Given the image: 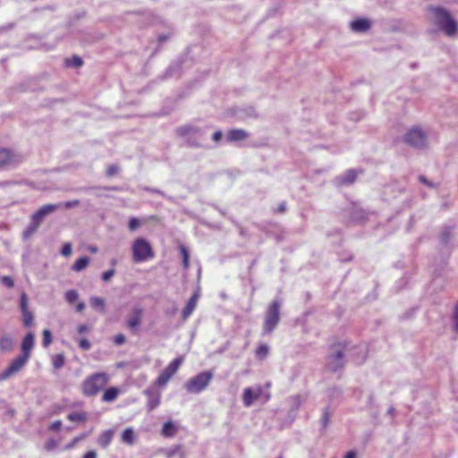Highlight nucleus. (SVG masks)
Returning a JSON list of instances; mask_svg holds the SVG:
<instances>
[{
  "label": "nucleus",
  "instance_id": "obj_1",
  "mask_svg": "<svg viewBox=\"0 0 458 458\" xmlns=\"http://www.w3.org/2000/svg\"><path fill=\"white\" fill-rule=\"evenodd\" d=\"M35 345V335L33 332H29L21 340V353L15 357L9 366L0 373V382L4 381L13 375L20 372L28 363L31 351Z\"/></svg>",
  "mask_w": 458,
  "mask_h": 458
},
{
  "label": "nucleus",
  "instance_id": "obj_2",
  "mask_svg": "<svg viewBox=\"0 0 458 458\" xmlns=\"http://www.w3.org/2000/svg\"><path fill=\"white\" fill-rule=\"evenodd\" d=\"M428 13L430 22L436 25L446 36L452 37L456 33L458 24L446 9L440 6H430Z\"/></svg>",
  "mask_w": 458,
  "mask_h": 458
},
{
  "label": "nucleus",
  "instance_id": "obj_3",
  "mask_svg": "<svg viewBox=\"0 0 458 458\" xmlns=\"http://www.w3.org/2000/svg\"><path fill=\"white\" fill-rule=\"evenodd\" d=\"M109 375L105 372L95 373L88 377L82 383V393L87 396L96 395L108 383Z\"/></svg>",
  "mask_w": 458,
  "mask_h": 458
},
{
  "label": "nucleus",
  "instance_id": "obj_4",
  "mask_svg": "<svg viewBox=\"0 0 458 458\" xmlns=\"http://www.w3.org/2000/svg\"><path fill=\"white\" fill-rule=\"evenodd\" d=\"M213 377L212 371L206 370L188 379L183 386L190 394H199L208 386Z\"/></svg>",
  "mask_w": 458,
  "mask_h": 458
},
{
  "label": "nucleus",
  "instance_id": "obj_5",
  "mask_svg": "<svg viewBox=\"0 0 458 458\" xmlns=\"http://www.w3.org/2000/svg\"><path fill=\"white\" fill-rule=\"evenodd\" d=\"M155 253L152 250L150 243L143 239L138 238L132 244V259L136 263L146 261L152 259Z\"/></svg>",
  "mask_w": 458,
  "mask_h": 458
},
{
  "label": "nucleus",
  "instance_id": "obj_6",
  "mask_svg": "<svg viewBox=\"0 0 458 458\" xmlns=\"http://www.w3.org/2000/svg\"><path fill=\"white\" fill-rule=\"evenodd\" d=\"M280 307L278 301H272L268 306L265 314L264 334H270L276 327L280 320Z\"/></svg>",
  "mask_w": 458,
  "mask_h": 458
},
{
  "label": "nucleus",
  "instance_id": "obj_7",
  "mask_svg": "<svg viewBox=\"0 0 458 458\" xmlns=\"http://www.w3.org/2000/svg\"><path fill=\"white\" fill-rule=\"evenodd\" d=\"M183 361L182 357H177L161 372L155 381V385L157 386H165L171 377L177 372L180 366Z\"/></svg>",
  "mask_w": 458,
  "mask_h": 458
},
{
  "label": "nucleus",
  "instance_id": "obj_8",
  "mask_svg": "<svg viewBox=\"0 0 458 458\" xmlns=\"http://www.w3.org/2000/svg\"><path fill=\"white\" fill-rule=\"evenodd\" d=\"M404 140L409 145L417 148H422L427 144L426 134L419 127H413L411 130H409L404 137Z\"/></svg>",
  "mask_w": 458,
  "mask_h": 458
},
{
  "label": "nucleus",
  "instance_id": "obj_9",
  "mask_svg": "<svg viewBox=\"0 0 458 458\" xmlns=\"http://www.w3.org/2000/svg\"><path fill=\"white\" fill-rule=\"evenodd\" d=\"M176 133L187 140V142L191 146H199V144L195 140V138L203 135L200 128L193 125H183L176 130Z\"/></svg>",
  "mask_w": 458,
  "mask_h": 458
},
{
  "label": "nucleus",
  "instance_id": "obj_10",
  "mask_svg": "<svg viewBox=\"0 0 458 458\" xmlns=\"http://www.w3.org/2000/svg\"><path fill=\"white\" fill-rule=\"evenodd\" d=\"M21 157L8 148H0V169L21 163Z\"/></svg>",
  "mask_w": 458,
  "mask_h": 458
},
{
  "label": "nucleus",
  "instance_id": "obj_11",
  "mask_svg": "<svg viewBox=\"0 0 458 458\" xmlns=\"http://www.w3.org/2000/svg\"><path fill=\"white\" fill-rule=\"evenodd\" d=\"M143 318V309L135 307L126 319V327L132 332L137 333L140 327Z\"/></svg>",
  "mask_w": 458,
  "mask_h": 458
},
{
  "label": "nucleus",
  "instance_id": "obj_12",
  "mask_svg": "<svg viewBox=\"0 0 458 458\" xmlns=\"http://www.w3.org/2000/svg\"><path fill=\"white\" fill-rule=\"evenodd\" d=\"M155 384L144 390V394L148 398V410L153 411L160 404L161 392L157 388Z\"/></svg>",
  "mask_w": 458,
  "mask_h": 458
},
{
  "label": "nucleus",
  "instance_id": "obj_13",
  "mask_svg": "<svg viewBox=\"0 0 458 458\" xmlns=\"http://www.w3.org/2000/svg\"><path fill=\"white\" fill-rule=\"evenodd\" d=\"M61 208V202L55 204H46L40 207L35 213H33L31 215V217L33 218V220H36V222L41 225L47 216L55 212L57 209Z\"/></svg>",
  "mask_w": 458,
  "mask_h": 458
},
{
  "label": "nucleus",
  "instance_id": "obj_14",
  "mask_svg": "<svg viewBox=\"0 0 458 458\" xmlns=\"http://www.w3.org/2000/svg\"><path fill=\"white\" fill-rule=\"evenodd\" d=\"M262 394V388L260 386L255 387H248L243 391L242 401L246 407H250L252 403L258 400Z\"/></svg>",
  "mask_w": 458,
  "mask_h": 458
},
{
  "label": "nucleus",
  "instance_id": "obj_15",
  "mask_svg": "<svg viewBox=\"0 0 458 458\" xmlns=\"http://www.w3.org/2000/svg\"><path fill=\"white\" fill-rule=\"evenodd\" d=\"M344 365V354L343 352L340 350L335 351L334 353H332L327 362V366L329 370L331 371H337L341 369Z\"/></svg>",
  "mask_w": 458,
  "mask_h": 458
},
{
  "label": "nucleus",
  "instance_id": "obj_16",
  "mask_svg": "<svg viewBox=\"0 0 458 458\" xmlns=\"http://www.w3.org/2000/svg\"><path fill=\"white\" fill-rule=\"evenodd\" d=\"M371 27V21L367 18H359L350 23V28L353 32H366Z\"/></svg>",
  "mask_w": 458,
  "mask_h": 458
},
{
  "label": "nucleus",
  "instance_id": "obj_17",
  "mask_svg": "<svg viewBox=\"0 0 458 458\" xmlns=\"http://www.w3.org/2000/svg\"><path fill=\"white\" fill-rule=\"evenodd\" d=\"M198 299H199V293H195L190 298V300L188 301L186 306L182 310V319L185 320V319H187L191 315V313L193 312V310H195V308L197 306Z\"/></svg>",
  "mask_w": 458,
  "mask_h": 458
},
{
  "label": "nucleus",
  "instance_id": "obj_18",
  "mask_svg": "<svg viewBox=\"0 0 458 458\" xmlns=\"http://www.w3.org/2000/svg\"><path fill=\"white\" fill-rule=\"evenodd\" d=\"M248 137L247 131L242 129H232L226 133V140L229 142L241 141Z\"/></svg>",
  "mask_w": 458,
  "mask_h": 458
},
{
  "label": "nucleus",
  "instance_id": "obj_19",
  "mask_svg": "<svg viewBox=\"0 0 458 458\" xmlns=\"http://www.w3.org/2000/svg\"><path fill=\"white\" fill-rule=\"evenodd\" d=\"M357 177V173L355 170H349L344 175L339 176L336 181L338 185L343 184H351L352 183Z\"/></svg>",
  "mask_w": 458,
  "mask_h": 458
},
{
  "label": "nucleus",
  "instance_id": "obj_20",
  "mask_svg": "<svg viewBox=\"0 0 458 458\" xmlns=\"http://www.w3.org/2000/svg\"><path fill=\"white\" fill-rule=\"evenodd\" d=\"M114 437V430L108 429L101 433L98 437V443L102 447H107L111 443Z\"/></svg>",
  "mask_w": 458,
  "mask_h": 458
},
{
  "label": "nucleus",
  "instance_id": "obj_21",
  "mask_svg": "<svg viewBox=\"0 0 458 458\" xmlns=\"http://www.w3.org/2000/svg\"><path fill=\"white\" fill-rule=\"evenodd\" d=\"M40 224L36 222V220H33V218L30 216V221L26 229L23 231V238L29 239L31 237L38 229Z\"/></svg>",
  "mask_w": 458,
  "mask_h": 458
},
{
  "label": "nucleus",
  "instance_id": "obj_22",
  "mask_svg": "<svg viewBox=\"0 0 458 458\" xmlns=\"http://www.w3.org/2000/svg\"><path fill=\"white\" fill-rule=\"evenodd\" d=\"M89 302H90V305L92 306V308H94L95 310H97L100 312H105L106 302L103 298H100L98 296H92L89 299Z\"/></svg>",
  "mask_w": 458,
  "mask_h": 458
},
{
  "label": "nucleus",
  "instance_id": "obj_23",
  "mask_svg": "<svg viewBox=\"0 0 458 458\" xmlns=\"http://www.w3.org/2000/svg\"><path fill=\"white\" fill-rule=\"evenodd\" d=\"M119 394V390L116 387H110L106 389L102 396V401L110 403L114 401Z\"/></svg>",
  "mask_w": 458,
  "mask_h": 458
},
{
  "label": "nucleus",
  "instance_id": "obj_24",
  "mask_svg": "<svg viewBox=\"0 0 458 458\" xmlns=\"http://www.w3.org/2000/svg\"><path fill=\"white\" fill-rule=\"evenodd\" d=\"M135 434L131 428H128L122 433V441L130 445L135 443Z\"/></svg>",
  "mask_w": 458,
  "mask_h": 458
},
{
  "label": "nucleus",
  "instance_id": "obj_25",
  "mask_svg": "<svg viewBox=\"0 0 458 458\" xmlns=\"http://www.w3.org/2000/svg\"><path fill=\"white\" fill-rule=\"evenodd\" d=\"M13 348V339L9 335H4L0 339V350L8 352Z\"/></svg>",
  "mask_w": 458,
  "mask_h": 458
},
{
  "label": "nucleus",
  "instance_id": "obj_26",
  "mask_svg": "<svg viewBox=\"0 0 458 458\" xmlns=\"http://www.w3.org/2000/svg\"><path fill=\"white\" fill-rule=\"evenodd\" d=\"M89 263V258L88 257H81L78 259L75 263L72 265V270L76 272H80L87 267V266Z\"/></svg>",
  "mask_w": 458,
  "mask_h": 458
},
{
  "label": "nucleus",
  "instance_id": "obj_27",
  "mask_svg": "<svg viewBox=\"0 0 458 458\" xmlns=\"http://www.w3.org/2000/svg\"><path fill=\"white\" fill-rule=\"evenodd\" d=\"M176 432V428L173 422L167 421L164 424L162 428V435L164 437H173Z\"/></svg>",
  "mask_w": 458,
  "mask_h": 458
},
{
  "label": "nucleus",
  "instance_id": "obj_28",
  "mask_svg": "<svg viewBox=\"0 0 458 458\" xmlns=\"http://www.w3.org/2000/svg\"><path fill=\"white\" fill-rule=\"evenodd\" d=\"M179 250H180V253L182 257V264H183V267L185 269H187L190 266V254H189V251L187 250V248L184 246V245H180L179 246Z\"/></svg>",
  "mask_w": 458,
  "mask_h": 458
},
{
  "label": "nucleus",
  "instance_id": "obj_29",
  "mask_svg": "<svg viewBox=\"0 0 458 458\" xmlns=\"http://www.w3.org/2000/svg\"><path fill=\"white\" fill-rule=\"evenodd\" d=\"M331 412L328 407L323 409L322 417H321V425L324 429L327 428L330 423Z\"/></svg>",
  "mask_w": 458,
  "mask_h": 458
},
{
  "label": "nucleus",
  "instance_id": "obj_30",
  "mask_svg": "<svg viewBox=\"0 0 458 458\" xmlns=\"http://www.w3.org/2000/svg\"><path fill=\"white\" fill-rule=\"evenodd\" d=\"M269 347L267 344H260L256 350V356L259 360H264L268 354Z\"/></svg>",
  "mask_w": 458,
  "mask_h": 458
},
{
  "label": "nucleus",
  "instance_id": "obj_31",
  "mask_svg": "<svg viewBox=\"0 0 458 458\" xmlns=\"http://www.w3.org/2000/svg\"><path fill=\"white\" fill-rule=\"evenodd\" d=\"M33 320H34V316H33L32 312H30V310L22 312V321H23V325L26 327H31L33 324Z\"/></svg>",
  "mask_w": 458,
  "mask_h": 458
},
{
  "label": "nucleus",
  "instance_id": "obj_32",
  "mask_svg": "<svg viewBox=\"0 0 458 458\" xmlns=\"http://www.w3.org/2000/svg\"><path fill=\"white\" fill-rule=\"evenodd\" d=\"M67 418L71 421H85L87 420V415L84 412H72L68 414Z\"/></svg>",
  "mask_w": 458,
  "mask_h": 458
},
{
  "label": "nucleus",
  "instance_id": "obj_33",
  "mask_svg": "<svg viewBox=\"0 0 458 458\" xmlns=\"http://www.w3.org/2000/svg\"><path fill=\"white\" fill-rule=\"evenodd\" d=\"M82 64V59L78 55H74L71 59L66 60V65L69 67H81Z\"/></svg>",
  "mask_w": 458,
  "mask_h": 458
},
{
  "label": "nucleus",
  "instance_id": "obj_34",
  "mask_svg": "<svg viewBox=\"0 0 458 458\" xmlns=\"http://www.w3.org/2000/svg\"><path fill=\"white\" fill-rule=\"evenodd\" d=\"M64 298L67 302L72 304L78 300L79 294L75 290H69L65 293Z\"/></svg>",
  "mask_w": 458,
  "mask_h": 458
},
{
  "label": "nucleus",
  "instance_id": "obj_35",
  "mask_svg": "<svg viewBox=\"0 0 458 458\" xmlns=\"http://www.w3.org/2000/svg\"><path fill=\"white\" fill-rule=\"evenodd\" d=\"M64 365V356L62 353L55 355L53 359V366L55 369H59Z\"/></svg>",
  "mask_w": 458,
  "mask_h": 458
},
{
  "label": "nucleus",
  "instance_id": "obj_36",
  "mask_svg": "<svg viewBox=\"0 0 458 458\" xmlns=\"http://www.w3.org/2000/svg\"><path fill=\"white\" fill-rule=\"evenodd\" d=\"M52 343V334H51V331L49 329H45L43 331V341H42V345L47 348L50 345V344Z\"/></svg>",
  "mask_w": 458,
  "mask_h": 458
},
{
  "label": "nucleus",
  "instance_id": "obj_37",
  "mask_svg": "<svg viewBox=\"0 0 458 458\" xmlns=\"http://www.w3.org/2000/svg\"><path fill=\"white\" fill-rule=\"evenodd\" d=\"M21 313L29 310V299L25 293H22L20 300Z\"/></svg>",
  "mask_w": 458,
  "mask_h": 458
},
{
  "label": "nucleus",
  "instance_id": "obj_38",
  "mask_svg": "<svg viewBox=\"0 0 458 458\" xmlns=\"http://www.w3.org/2000/svg\"><path fill=\"white\" fill-rule=\"evenodd\" d=\"M140 226V221L136 217H131L129 221V229L135 231Z\"/></svg>",
  "mask_w": 458,
  "mask_h": 458
},
{
  "label": "nucleus",
  "instance_id": "obj_39",
  "mask_svg": "<svg viewBox=\"0 0 458 458\" xmlns=\"http://www.w3.org/2000/svg\"><path fill=\"white\" fill-rule=\"evenodd\" d=\"M1 282L7 286L8 288H12L14 285L13 280L11 276H4L1 277Z\"/></svg>",
  "mask_w": 458,
  "mask_h": 458
},
{
  "label": "nucleus",
  "instance_id": "obj_40",
  "mask_svg": "<svg viewBox=\"0 0 458 458\" xmlns=\"http://www.w3.org/2000/svg\"><path fill=\"white\" fill-rule=\"evenodd\" d=\"M86 437H87L86 434H81V436L73 438V440L71 443L66 445L65 449L72 448L79 441L84 439Z\"/></svg>",
  "mask_w": 458,
  "mask_h": 458
},
{
  "label": "nucleus",
  "instance_id": "obj_41",
  "mask_svg": "<svg viewBox=\"0 0 458 458\" xmlns=\"http://www.w3.org/2000/svg\"><path fill=\"white\" fill-rule=\"evenodd\" d=\"M126 342V337L123 334H117L114 338L115 345H122Z\"/></svg>",
  "mask_w": 458,
  "mask_h": 458
},
{
  "label": "nucleus",
  "instance_id": "obj_42",
  "mask_svg": "<svg viewBox=\"0 0 458 458\" xmlns=\"http://www.w3.org/2000/svg\"><path fill=\"white\" fill-rule=\"evenodd\" d=\"M63 256L67 257L72 253V244L70 242L65 243L61 250Z\"/></svg>",
  "mask_w": 458,
  "mask_h": 458
},
{
  "label": "nucleus",
  "instance_id": "obj_43",
  "mask_svg": "<svg viewBox=\"0 0 458 458\" xmlns=\"http://www.w3.org/2000/svg\"><path fill=\"white\" fill-rule=\"evenodd\" d=\"M79 205H80V200L79 199H73V200H70V201H66L64 203H62V208H72L77 207Z\"/></svg>",
  "mask_w": 458,
  "mask_h": 458
},
{
  "label": "nucleus",
  "instance_id": "obj_44",
  "mask_svg": "<svg viewBox=\"0 0 458 458\" xmlns=\"http://www.w3.org/2000/svg\"><path fill=\"white\" fill-rule=\"evenodd\" d=\"M114 273H115V270H114V268L109 269V270H107V271H105V272L102 274V276H101L102 280H103V281H106H106H108V280H110V279H111V277H113V276L114 275Z\"/></svg>",
  "mask_w": 458,
  "mask_h": 458
},
{
  "label": "nucleus",
  "instance_id": "obj_45",
  "mask_svg": "<svg viewBox=\"0 0 458 458\" xmlns=\"http://www.w3.org/2000/svg\"><path fill=\"white\" fill-rule=\"evenodd\" d=\"M79 346L82 350H89L91 347V344L88 339L82 338L79 342Z\"/></svg>",
  "mask_w": 458,
  "mask_h": 458
},
{
  "label": "nucleus",
  "instance_id": "obj_46",
  "mask_svg": "<svg viewBox=\"0 0 458 458\" xmlns=\"http://www.w3.org/2000/svg\"><path fill=\"white\" fill-rule=\"evenodd\" d=\"M119 171V166L115 165H110L108 168H107V171H106V174L111 177V176H114L115 174H117Z\"/></svg>",
  "mask_w": 458,
  "mask_h": 458
},
{
  "label": "nucleus",
  "instance_id": "obj_47",
  "mask_svg": "<svg viewBox=\"0 0 458 458\" xmlns=\"http://www.w3.org/2000/svg\"><path fill=\"white\" fill-rule=\"evenodd\" d=\"M45 446L47 451H52L56 448L57 443L54 439H48Z\"/></svg>",
  "mask_w": 458,
  "mask_h": 458
},
{
  "label": "nucleus",
  "instance_id": "obj_48",
  "mask_svg": "<svg viewBox=\"0 0 458 458\" xmlns=\"http://www.w3.org/2000/svg\"><path fill=\"white\" fill-rule=\"evenodd\" d=\"M450 238H451V232L449 230H445L441 234L442 242L446 244Z\"/></svg>",
  "mask_w": 458,
  "mask_h": 458
},
{
  "label": "nucleus",
  "instance_id": "obj_49",
  "mask_svg": "<svg viewBox=\"0 0 458 458\" xmlns=\"http://www.w3.org/2000/svg\"><path fill=\"white\" fill-rule=\"evenodd\" d=\"M62 427V421L61 420H55L54 422H52L49 426V429L52 430V431H57L61 428Z\"/></svg>",
  "mask_w": 458,
  "mask_h": 458
},
{
  "label": "nucleus",
  "instance_id": "obj_50",
  "mask_svg": "<svg viewBox=\"0 0 458 458\" xmlns=\"http://www.w3.org/2000/svg\"><path fill=\"white\" fill-rule=\"evenodd\" d=\"M454 330L458 332V304L455 306L454 312Z\"/></svg>",
  "mask_w": 458,
  "mask_h": 458
},
{
  "label": "nucleus",
  "instance_id": "obj_51",
  "mask_svg": "<svg viewBox=\"0 0 458 458\" xmlns=\"http://www.w3.org/2000/svg\"><path fill=\"white\" fill-rule=\"evenodd\" d=\"M144 190L147 191L152 192V193L159 194V195H161L163 197L165 196V193L162 191L158 190V189H153V188H149V187H145Z\"/></svg>",
  "mask_w": 458,
  "mask_h": 458
},
{
  "label": "nucleus",
  "instance_id": "obj_52",
  "mask_svg": "<svg viewBox=\"0 0 458 458\" xmlns=\"http://www.w3.org/2000/svg\"><path fill=\"white\" fill-rule=\"evenodd\" d=\"M181 451V447L180 446H176L173 449H171L168 453H167V456L169 458H171L173 455L176 454L177 453H179Z\"/></svg>",
  "mask_w": 458,
  "mask_h": 458
},
{
  "label": "nucleus",
  "instance_id": "obj_53",
  "mask_svg": "<svg viewBox=\"0 0 458 458\" xmlns=\"http://www.w3.org/2000/svg\"><path fill=\"white\" fill-rule=\"evenodd\" d=\"M212 139L214 141L218 142L222 139V131H216L213 134Z\"/></svg>",
  "mask_w": 458,
  "mask_h": 458
},
{
  "label": "nucleus",
  "instance_id": "obj_54",
  "mask_svg": "<svg viewBox=\"0 0 458 458\" xmlns=\"http://www.w3.org/2000/svg\"><path fill=\"white\" fill-rule=\"evenodd\" d=\"M420 181L424 184L428 185V187H434L433 183L428 182V179L423 175L420 176Z\"/></svg>",
  "mask_w": 458,
  "mask_h": 458
},
{
  "label": "nucleus",
  "instance_id": "obj_55",
  "mask_svg": "<svg viewBox=\"0 0 458 458\" xmlns=\"http://www.w3.org/2000/svg\"><path fill=\"white\" fill-rule=\"evenodd\" d=\"M83 458H97V453L95 451L87 452Z\"/></svg>",
  "mask_w": 458,
  "mask_h": 458
},
{
  "label": "nucleus",
  "instance_id": "obj_56",
  "mask_svg": "<svg viewBox=\"0 0 458 458\" xmlns=\"http://www.w3.org/2000/svg\"><path fill=\"white\" fill-rule=\"evenodd\" d=\"M285 209H286V204H285V202L281 203V204L278 206V208H277V211H278L279 213H284V212L285 211Z\"/></svg>",
  "mask_w": 458,
  "mask_h": 458
},
{
  "label": "nucleus",
  "instance_id": "obj_57",
  "mask_svg": "<svg viewBox=\"0 0 458 458\" xmlns=\"http://www.w3.org/2000/svg\"><path fill=\"white\" fill-rule=\"evenodd\" d=\"M84 309H85V303L83 301L78 303V305L76 306V310L78 312H81Z\"/></svg>",
  "mask_w": 458,
  "mask_h": 458
},
{
  "label": "nucleus",
  "instance_id": "obj_58",
  "mask_svg": "<svg viewBox=\"0 0 458 458\" xmlns=\"http://www.w3.org/2000/svg\"><path fill=\"white\" fill-rule=\"evenodd\" d=\"M344 458H356V453L350 451L345 454Z\"/></svg>",
  "mask_w": 458,
  "mask_h": 458
},
{
  "label": "nucleus",
  "instance_id": "obj_59",
  "mask_svg": "<svg viewBox=\"0 0 458 458\" xmlns=\"http://www.w3.org/2000/svg\"><path fill=\"white\" fill-rule=\"evenodd\" d=\"M88 330V327L85 325H81L78 327V332L79 333H84Z\"/></svg>",
  "mask_w": 458,
  "mask_h": 458
},
{
  "label": "nucleus",
  "instance_id": "obj_60",
  "mask_svg": "<svg viewBox=\"0 0 458 458\" xmlns=\"http://www.w3.org/2000/svg\"><path fill=\"white\" fill-rule=\"evenodd\" d=\"M167 38H168V37H167V36H165V35H160V36L158 37V41L162 43V42H165Z\"/></svg>",
  "mask_w": 458,
  "mask_h": 458
},
{
  "label": "nucleus",
  "instance_id": "obj_61",
  "mask_svg": "<svg viewBox=\"0 0 458 458\" xmlns=\"http://www.w3.org/2000/svg\"><path fill=\"white\" fill-rule=\"evenodd\" d=\"M104 190H108V191H119L120 189L116 186H112V187H104L103 188Z\"/></svg>",
  "mask_w": 458,
  "mask_h": 458
},
{
  "label": "nucleus",
  "instance_id": "obj_62",
  "mask_svg": "<svg viewBox=\"0 0 458 458\" xmlns=\"http://www.w3.org/2000/svg\"><path fill=\"white\" fill-rule=\"evenodd\" d=\"M394 407H389L388 410H387V413L391 416H393L394 414Z\"/></svg>",
  "mask_w": 458,
  "mask_h": 458
},
{
  "label": "nucleus",
  "instance_id": "obj_63",
  "mask_svg": "<svg viewBox=\"0 0 458 458\" xmlns=\"http://www.w3.org/2000/svg\"><path fill=\"white\" fill-rule=\"evenodd\" d=\"M89 250L93 253L97 252L98 251V248L96 246H90L89 247Z\"/></svg>",
  "mask_w": 458,
  "mask_h": 458
},
{
  "label": "nucleus",
  "instance_id": "obj_64",
  "mask_svg": "<svg viewBox=\"0 0 458 458\" xmlns=\"http://www.w3.org/2000/svg\"><path fill=\"white\" fill-rule=\"evenodd\" d=\"M116 261L114 259L112 260V264L115 265Z\"/></svg>",
  "mask_w": 458,
  "mask_h": 458
}]
</instances>
